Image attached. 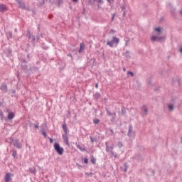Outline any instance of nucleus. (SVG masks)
I'll use <instances>...</instances> for the list:
<instances>
[{
    "instance_id": "obj_12",
    "label": "nucleus",
    "mask_w": 182,
    "mask_h": 182,
    "mask_svg": "<svg viewBox=\"0 0 182 182\" xmlns=\"http://www.w3.org/2000/svg\"><path fill=\"white\" fill-rule=\"evenodd\" d=\"M14 147H16V149H22V144L19 143V139H16L14 142Z\"/></svg>"
},
{
    "instance_id": "obj_13",
    "label": "nucleus",
    "mask_w": 182,
    "mask_h": 182,
    "mask_svg": "<svg viewBox=\"0 0 182 182\" xmlns=\"http://www.w3.org/2000/svg\"><path fill=\"white\" fill-rule=\"evenodd\" d=\"M4 53L6 55L7 58H11L12 56V48H8Z\"/></svg>"
},
{
    "instance_id": "obj_2",
    "label": "nucleus",
    "mask_w": 182,
    "mask_h": 182,
    "mask_svg": "<svg viewBox=\"0 0 182 182\" xmlns=\"http://www.w3.org/2000/svg\"><path fill=\"white\" fill-rule=\"evenodd\" d=\"M54 150L59 156H62V154H63V151H65V149H63V147L60 146L59 142H55Z\"/></svg>"
},
{
    "instance_id": "obj_15",
    "label": "nucleus",
    "mask_w": 182,
    "mask_h": 182,
    "mask_svg": "<svg viewBox=\"0 0 182 182\" xmlns=\"http://www.w3.org/2000/svg\"><path fill=\"white\" fill-rule=\"evenodd\" d=\"M0 90H1L2 92L6 93L8 92V85L6 84H3L0 87Z\"/></svg>"
},
{
    "instance_id": "obj_47",
    "label": "nucleus",
    "mask_w": 182,
    "mask_h": 182,
    "mask_svg": "<svg viewBox=\"0 0 182 182\" xmlns=\"http://www.w3.org/2000/svg\"><path fill=\"white\" fill-rule=\"evenodd\" d=\"M34 129H39V122H37L36 124H34Z\"/></svg>"
},
{
    "instance_id": "obj_41",
    "label": "nucleus",
    "mask_w": 182,
    "mask_h": 182,
    "mask_svg": "<svg viewBox=\"0 0 182 182\" xmlns=\"http://www.w3.org/2000/svg\"><path fill=\"white\" fill-rule=\"evenodd\" d=\"M115 17H116V13L112 14V18H111V22H113V21H114Z\"/></svg>"
},
{
    "instance_id": "obj_7",
    "label": "nucleus",
    "mask_w": 182,
    "mask_h": 182,
    "mask_svg": "<svg viewBox=\"0 0 182 182\" xmlns=\"http://www.w3.org/2000/svg\"><path fill=\"white\" fill-rule=\"evenodd\" d=\"M18 5V8H21L23 10L26 9V6L25 5V2L22 1V0H16Z\"/></svg>"
},
{
    "instance_id": "obj_23",
    "label": "nucleus",
    "mask_w": 182,
    "mask_h": 182,
    "mask_svg": "<svg viewBox=\"0 0 182 182\" xmlns=\"http://www.w3.org/2000/svg\"><path fill=\"white\" fill-rule=\"evenodd\" d=\"M28 171L31 174H36V167L33 166V168H29Z\"/></svg>"
},
{
    "instance_id": "obj_45",
    "label": "nucleus",
    "mask_w": 182,
    "mask_h": 182,
    "mask_svg": "<svg viewBox=\"0 0 182 182\" xmlns=\"http://www.w3.org/2000/svg\"><path fill=\"white\" fill-rule=\"evenodd\" d=\"M58 6H60L63 4V0H57Z\"/></svg>"
},
{
    "instance_id": "obj_10",
    "label": "nucleus",
    "mask_w": 182,
    "mask_h": 182,
    "mask_svg": "<svg viewBox=\"0 0 182 182\" xmlns=\"http://www.w3.org/2000/svg\"><path fill=\"white\" fill-rule=\"evenodd\" d=\"M93 99L95 102H99V99L102 97V94L99 92H96L95 94H93Z\"/></svg>"
},
{
    "instance_id": "obj_40",
    "label": "nucleus",
    "mask_w": 182,
    "mask_h": 182,
    "mask_svg": "<svg viewBox=\"0 0 182 182\" xmlns=\"http://www.w3.org/2000/svg\"><path fill=\"white\" fill-rule=\"evenodd\" d=\"M106 112H107V116H111L112 115V112H110L109 111V108H105Z\"/></svg>"
},
{
    "instance_id": "obj_11",
    "label": "nucleus",
    "mask_w": 182,
    "mask_h": 182,
    "mask_svg": "<svg viewBox=\"0 0 182 182\" xmlns=\"http://www.w3.org/2000/svg\"><path fill=\"white\" fill-rule=\"evenodd\" d=\"M139 155H138V160H141V161H143L144 160V158L141 156V155L144 154V148L143 146H140L139 148Z\"/></svg>"
},
{
    "instance_id": "obj_42",
    "label": "nucleus",
    "mask_w": 182,
    "mask_h": 182,
    "mask_svg": "<svg viewBox=\"0 0 182 182\" xmlns=\"http://www.w3.org/2000/svg\"><path fill=\"white\" fill-rule=\"evenodd\" d=\"M41 134L43 135L44 137H48V134H46V131H41Z\"/></svg>"
},
{
    "instance_id": "obj_50",
    "label": "nucleus",
    "mask_w": 182,
    "mask_h": 182,
    "mask_svg": "<svg viewBox=\"0 0 182 182\" xmlns=\"http://www.w3.org/2000/svg\"><path fill=\"white\" fill-rule=\"evenodd\" d=\"M76 166L78 167L79 170H81L83 168V166L82 165H80L77 163L76 164Z\"/></svg>"
},
{
    "instance_id": "obj_32",
    "label": "nucleus",
    "mask_w": 182,
    "mask_h": 182,
    "mask_svg": "<svg viewBox=\"0 0 182 182\" xmlns=\"http://www.w3.org/2000/svg\"><path fill=\"white\" fill-rule=\"evenodd\" d=\"M114 43H113V41L111 40V41H108L107 42V45L108 46H109L110 48H113V45H114Z\"/></svg>"
},
{
    "instance_id": "obj_54",
    "label": "nucleus",
    "mask_w": 182,
    "mask_h": 182,
    "mask_svg": "<svg viewBox=\"0 0 182 182\" xmlns=\"http://www.w3.org/2000/svg\"><path fill=\"white\" fill-rule=\"evenodd\" d=\"M39 39H41V37L39 36V35H37V36H36V42H38V41H39Z\"/></svg>"
},
{
    "instance_id": "obj_59",
    "label": "nucleus",
    "mask_w": 182,
    "mask_h": 182,
    "mask_svg": "<svg viewBox=\"0 0 182 182\" xmlns=\"http://www.w3.org/2000/svg\"><path fill=\"white\" fill-rule=\"evenodd\" d=\"M17 79L21 80V76L19 75V73H17Z\"/></svg>"
},
{
    "instance_id": "obj_25",
    "label": "nucleus",
    "mask_w": 182,
    "mask_h": 182,
    "mask_svg": "<svg viewBox=\"0 0 182 182\" xmlns=\"http://www.w3.org/2000/svg\"><path fill=\"white\" fill-rule=\"evenodd\" d=\"M168 109L169 112H173V110H174V109H176V107H174L173 104H169V105H168Z\"/></svg>"
},
{
    "instance_id": "obj_1",
    "label": "nucleus",
    "mask_w": 182,
    "mask_h": 182,
    "mask_svg": "<svg viewBox=\"0 0 182 182\" xmlns=\"http://www.w3.org/2000/svg\"><path fill=\"white\" fill-rule=\"evenodd\" d=\"M62 129L65 134H63V140L64 143L68 147L70 146V144L69 143V136H68V133H69V129H68V125L66 124V121L64 120L63 124L62 125Z\"/></svg>"
},
{
    "instance_id": "obj_53",
    "label": "nucleus",
    "mask_w": 182,
    "mask_h": 182,
    "mask_svg": "<svg viewBox=\"0 0 182 182\" xmlns=\"http://www.w3.org/2000/svg\"><path fill=\"white\" fill-rule=\"evenodd\" d=\"M84 163H85V164H87V163H89V159H87V158H85Z\"/></svg>"
},
{
    "instance_id": "obj_55",
    "label": "nucleus",
    "mask_w": 182,
    "mask_h": 182,
    "mask_svg": "<svg viewBox=\"0 0 182 182\" xmlns=\"http://www.w3.org/2000/svg\"><path fill=\"white\" fill-rule=\"evenodd\" d=\"M10 141H11V143H13V144H14V141H15V139H14V137H10Z\"/></svg>"
},
{
    "instance_id": "obj_64",
    "label": "nucleus",
    "mask_w": 182,
    "mask_h": 182,
    "mask_svg": "<svg viewBox=\"0 0 182 182\" xmlns=\"http://www.w3.org/2000/svg\"><path fill=\"white\" fill-rule=\"evenodd\" d=\"M148 85H151V80H148Z\"/></svg>"
},
{
    "instance_id": "obj_51",
    "label": "nucleus",
    "mask_w": 182,
    "mask_h": 182,
    "mask_svg": "<svg viewBox=\"0 0 182 182\" xmlns=\"http://www.w3.org/2000/svg\"><path fill=\"white\" fill-rule=\"evenodd\" d=\"M176 82H178V86H181V85L182 84V80H181V79L177 80Z\"/></svg>"
},
{
    "instance_id": "obj_58",
    "label": "nucleus",
    "mask_w": 182,
    "mask_h": 182,
    "mask_svg": "<svg viewBox=\"0 0 182 182\" xmlns=\"http://www.w3.org/2000/svg\"><path fill=\"white\" fill-rule=\"evenodd\" d=\"M121 133H122V134H126V130L121 129Z\"/></svg>"
},
{
    "instance_id": "obj_14",
    "label": "nucleus",
    "mask_w": 182,
    "mask_h": 182,
    "mask_svg": "<svg viewBox=\"0 0 182 182\" xmlns=\"http://www.w3.org/2000/svg\"><path fill=\"white\" fill-rule=\"evenodd\" d=\"M121 170L122 171H124V173L127 172V168H129V164L127 162H124L122 166L120 167Z\"/></svg>"
},
{
    "instance_id": "obj_44",
    "label": "nucleus",
    "mask_w": 182,
    "mask_h": 182,
    "mask_svg": "<svg viewBox=\"0 0 182 182\" xmlns=\"http://www.w3.org/2000/svg\"><path fill=\"white\" fill-rule=\"evenodd\" d=\"M21 62L22 63L21 65H26L28 63V61L25 59H21Z\"/></svg>"
},
{
    "instance_id": "obj_62",
    "label": "nucleus",
    "mask_w": 182,
    "mask_h": 182,
    "mask_svg": "<svg viewBox=\"0 0 182 182\" xmlns=\"http://www.w3.org/2000/svg\"><path fill=\"white\" fill-rule=\"evenodd\" d=\"M75 4H79V0H72Z\"/></svg>"
},
{
    "instance_id": "obj_30",
    "label": "nucleus",
    "mask_w": 182,
    "mask_h": 182,
    "mask_svg": "<svg viewBox=\"0 0 182 182\" xmlns=\"http://www.w3.org/2000/svg\"><path fill=\"white\" fill-rule=\"evenodd\" d=\"M77 148L80 150V151H86V148H82V146H80V145L79 144H76Z\"/></svg>"
},
{
    "instance_id": "obj_36",
    "label": "nucleus",
    "mask_w": 182,
    "mask_h": 182,
    "mask_svg": "<svg viewBox=\"0 0 182 182\" xmlns=\"http://www.w3.org/2000/svg\"><path fill=\"white\" fill-rule=\"evenodd\" d=\"M93 123L94 124H99V123H100V120H99V119H93Z\"/></svg>"
},
{
    "instance_id": "obj_22",
    "label": "nucleus",
    "mask_w": 182,
    "mask_h": 182,
    "mask_svg": "<svg viewBox=\"0 0 182 182\" xmlns=\"http://www.w3.org/2000/svg\"><path fill=\"white\" fill-rule=\"evenodd\" d=\"M121 9H122V12H123L122 16L123 17L126 16V5L122 4L121 6Z\"/></svg>"
},
{
    "instance_id": "obj_21",
    "label": "nucleus",
    "mask_w": 182,
    "mask_h": 182,
    "mask_svg": "<svg viewBox=\"0 0 182 182\" xmlns=\"http://www.w3.org/2000/svg\"><path fill=\"white\" fill-rule=\"evenodd\" d=\"M83 50H85V43H80V49H79L78 52H79V53H82V52H83Z\"/></svg>"
},
{
    "instance_id": "obj_35",
    "label": "nucleus",
    "mask_w": 182,
    "mask_h": 182,
    "mask_svg": "<svg viewBox=\"0 0 182 182\" xmlns=\"http://www.w3.org/2000/svg\"><path fill=\"white\" fill-rule=\"evenodd\" d=\"M45 5V0H39L38 6H43Z\"/></svg>"
},
{
    "instance_id": "obj_38",
    "label": "nucleus",
    "mask_w": 182,
    "mask_h": 182,
    "mask_svg": "<svg viewBox=\"0 0 182 182\" xmlns=\"http://www.w3.org/2000/svg\"><path fill=\"white\" fill-rule=\"evenodd\" d=\"M117 146H118L119 149H122V147H123V142H122V141H118V143H117Z\"/></svg>"
},
{
    "instance_id": "obj_29",
    "label": "nucleus",
    "mask_w": 182,
    "mask_h": 182,
    "mask_svg": "<svg viewBox=\"0 0 182 182\" xmlns=\"http://www.w3.org/2000/svg\"><path fill=\"white\" fill-rule=\"evenodd\" d=\"M7 39H12V33L11 31H9L6 33Z\"/></svg>"
},
{
    "instance_id": "obj_18",
    "label": "nucleus",
    "mask_w": 182,
    "mask_h": 182,
    "mask_svg": "<svg viewBox=\"0 0 182 182\" xmlns=\"http://www.w3.org/2000/svg\"><path fill=\"white\" fill-rule=\"evenodd\" d=\"M15 117V113L14 112H9L7 115L8 120H12Z\"/></svg>"
},
{
    "instance_id": "obj_26",
    "label": "nucleus",
    "mask_w": 182,
    "mask_h": 182,
    "mask_svg": "<svg viewBox=\"0 0 182 182\" xmlns=\"http://www.w3.org/2000/svg\"><path fill=\"white\" fill-rule=\"evenodd\" d=\"M123 55L127 59H130V52L129 50H126L125 53H123Z\"/></svg>"
},
{
    "instance_id": "obj_56",
    "label": "nucleus",
    "mask_w": 182,
    "mask_h": 182,
    "mask_svg": "<svg viewBox=\"0 0 182 182\" xmlns=\"http://www.w3.org/2000/svg\"><path fill=\"white\" fill-rule=\"evenodd\" d=\"M6 113H12V112H11V109H9V108H7L6 109Z\"/></svg>"
},
{
    "instance_id": "obj_60",
    "label": "nucleus",
    "mask_w": 182,
    "mask_h": 182,
    "mask_svg": "<svg viewBox=\"0 0 182 182\" xmlns=\"http://www.w3.org/2000/svg\"><path fill=\"white\" fill-rule=\"evenodd\" d=\"M31 12H33V15H36V11L31 9Z\"/></svg>"
},
{
    "instance_id": "obj_8",
    "label": "nucleus",
    "mask_w": 182,
    "mask_h": 182,
    "mask_svg": "<svg viewBox=\"0 0 182 182\" xmlns=\"http://www.w3.org/2000/svg\"><path fill=\"white\" fill-rule=\"evenodd\" d=\"M134 135V132H133V126H132V124H129L127 136L128 137H133Z\"/></svg>"
},
{
    "instance_id": "obj_4",
    "label": "nucleus",
    "mask_w": 182,
    "mask_h": 182,
    "mask_svg": "<svg viewBox=\"0 0 182 182\" xmlns=\"http://www.w3.org/2000/svg\"><path fill=\"white\" fill-rule=\"evenodd\" d=\"M26 36L29 41H31L32 45H35V42L36 41V36L31 33V29H27Z\"/></svg>"
},
{
    "instance_id": "obj_5",
    "label": "nucleus",
    "mask_w": 182,
    "mask_h": 182,
    "mask_svg": "<svg viewBox=\"0 0 182 182\" xmlns=\"http://www.w3.org/2000/svg\"><path fill=\"white\" fill-rule=\"evenodd\" d=\"M21 69L26 74L27 77L31 76V69L28 68V65L26 64H21Z\"/></svg>"
},
{
    "instance_id": "obj_3",
    "label": "nucleus",
    "mask_w": 182,
    "mask_h": 182,
    "mask_svg": "<svg viewBox=\"0 0 182 182\" xmlns=\"http://www.w3.org/2000/svg\"><path fill=\"white\" fill-rule=\"evenodd\" d=\"M166 41V36H153L151 37V42H159V43H163V42H165Z\"/></svg>"
},
{
    "instance_id": "obj_49",
    "label": "nucleus",
    "mask_w": 182,
    "mask_h": 182,
    "mask_svg": "<svg viewBox=\"0 0 182 182\" xmlns=\"http://www.w3.org/2000/svg\"><path fill=\"white\" fill-rule=\"evenodd\" d=\"M171 14H172V15H174V14H176V9H171Z\"/></svg>"
},
{
    "instance_id": "obj_57",
    "label": "nucleus",
    "mask_w": 182,
    "mask_h": 182,
    "mask_svg": "<svg viewBox=\"0 0 182 182\" xmlns=\"http://www.w3.org/2000/svg\"><path fill=\"white\" fill-rule=\"evenodd\" d=\"M48 139H49L50 144L53 143V139H52V138H50L49 136L48 137Z\"/></svg>"
},
{
    "instance_id": "obj_27",
    "label": "nucleus",
    "mask_w": 182,
    "mask_h": 182,
    "mask_svg": "<svg viewBox=\"0 0 182 182\" xmlns=\"http://www.w3.org/2000/svg\"><path fill=\"white\" fill-rule=\"evenodd\" d=\"M155 32H157L158 33H161L163 32V28L161 27H156L154 29Z\"/></svg>"
},
{
    "instance_id": "obj_39",
    "label": "nucleus",
    "mask_w": 182,
    "mask_h": 182,
    "mask_svg": "<svg viewBox=\"0 0 182 182\" xmlns=\"http://www.w3.org/2000/svg\"><path fill=\"white\" fill-rule=\"evenodd\" d=\"M0 117H1V120H4V112H2V110L0 111Z\"/></svg>"
},
{
    "instance_id": "obj_6",
    "label": "nucleus",
    "mask_w": 182,
    "mask_h": 182,
    "mask_svg": "<svg viewBox=\"0 0 182 182\" xmlns=\"http://www.w3.org/2000/svg\"><path fill=\"white\" fill-rule=\"evenodd\" d=\"M12 177H14V174L8 172L4 176V181L5 182H11L12 181Z\"/></svg>"
},
{
    "instance_id": "obj_24",
    "label": "nucleus",
    "mask_w": 182,
    "mask_h": 182,
    "mask_svg": "<svg viewBox=\"0 0 182 182\" xmlns=\"http://www.w3.org/2000/svg\"><path fill=\"white\" fill-rule=\"evenodd\" d=\"M112 41V43H116L117 45L119 43V42H120V39H119L116 36H113Z\"/></svg>"
},
{
    "instance_id": "obj_52",
    "label": "nucleus",
    "mask_w": 182,
    "mask_h": 182,
    "mask_svg": "<svg viewBox=\"0 0 182 182\" xmlns=\"http://www.w3.org/2000/svg\"><path fill=\"white\" fill-rule=\"evenodd\" d=\"M90 139L91 140V143H92V144L95 143V138L93 136H90Z\"/></svg>"
},
{
    "instance_id": "obj_31",
    "label": "nucleus",
    "mask_w": 182,
    "mask_h": 182,
    "mask_svg": "<svg viewBox=\"0 0 182 182\" xmlns=\"http://www.w3.org/2000/svg\"><path fill=\"white\" fill-rule=\"evenodd\" d=\"M30 70H33V72L35 73L39 72V68L33 66L30 69Z\"/></svg>"
},
{
    "instance_id": "obj_19",
    "label": "nucleus",
    "mask_w": 182,
    "mask_h": 182,
    "mask_svg": "<svg viewBox=\"0 0 182 182\" xmlns=\"http://www.w3.org/2000/svg\"><path fill=\"white\" fill-rule=\"evenodd\" d=\"M11 156L14 157V159L15 160H17V159H18V151H16V150H15V149H13L11 151Z\"/></svg>"
},
{
    "instance_id": "obj_16",
    "label": "nucleus",
    "mask_w": 182,
    "mask_h": 182,
    "mask_svg": "<svg viewBox=\"0 0 182 182\" xmlns=\"http://www.w3.org/2000/svg\"><path fill=\"white\" fill-rule=\"evenodd\" d=\"M141 113H143V114H144L146 116V114H147V113H149V109H147V107H146L145 105H143L141 107Z\"/></svg>"
},
{
    "instance_id": "obj_17",
    "label": "nucleus",
    "mask_w": 182,
    "mask_h": 182,
    "mask_svg": "<svg viewBox=\"0 0 182 182\" xmlns=\"http://www.w3.org/2000/svg\"><path fill=\"white\" fill-rule=\"evenodd\" d=\"M8 7L5 4H0V12H6Z\"/></svg>"
},
{
    "instance_id": "obj_63",
    "label": "nucleus",
    "mask_w": 182,
    "mask_h": 182,
    "mask_svg": "<svg viewBox=\"0 0 182 182\" xmlns=\"http://www.w3.org/2000/svg\"><path fill=\"white\" fill-rule=\"evenodd\" d=\"M85 12H86V9L83 8V11L82 12V15H85Z\"/></svg>"
},
{
    "instance_id": "obj_20",
    "label": "nucleus",
    "mask_w": 182,
    "mask_h": 182,
    "mask_svg": "<svg viewBox=\"0 0 182 182\" xmlns=\"http://www.w3.org/2000/svg\"><path fill=\"white\" fill-rule=\"evenodd\" d=\"M41 132L48 130V124H46V122H44L41 124Z\"/></svg>"
},
{
    "instance_id": "obj_34",
    "label": "nucleus",
    "mask_w": 182,
    "mask_h": 182,
    "mask_svg": "<svg viewBox=\"0 0 182 182\" xmlns=\"http://www.w3.org/2000/svg\"><path fill=\"white\" fill-rule=\"evenodd\" d=\"M90 161L92 164H96V159H95V156H93V155L91 156Z\"/></svg>"
},
{
    "instance_id": "obj_33",
    "label": "nucleus",
    "mask_w": 182,
    "mask_h": 182,
    "mask_svg": "<svg viewBox=\"0 0 182 182\" xmlns=\"http://www.w3.org/2000/svg\"><path fill=\"white\" fill-rule=\"evenodd\" d=\"M121 112H122V116H126V107H122V109H121Z\"/></svg>"
},
{
    "instance_id": "obj_48",
    "label": "nucleus",
    "mask_w": 182,
    "mask_h": 182,
    "mask_svg": "<svg viewBox=\"0 0 182 182\" xmlns=\"http://www.w3.org/2000/svg\"><path fill=\"white\" fill-rule=\"evenodd\" d=\"M111 154L114 156V157H117V154L116 152H113V151H110Z\"/></svg>"
},
{
    "instance_id": "obj_43",
    "label": "nucleus",
    "mask_w": 182,
    "mask_h": 182,
    "mask_svg": "<svg viewBox=\"0 0 182 182\" xmlns=\"http://www.w3.org/2000/svg\"><path fill=\"white\" fill-rule=\"evenodd\" d=\"M108 130H109V132H110L111 136H114V132L113 131V129L109 128Z\"/></svg>"
},
{
    "instance_id": "obj_9",
    "label": "nucleus",
    "mask_w": 182,
    "mask_h": 182,
    "mask_svg": "<svg viewBox=\"0 0 182 182\" xmlns=\"http://www.w3.org/2000/svg\"><path fill=\"white\" fill-rule=\"evenodd\" d=\"M97 1L98 4H103V0H87V5L90 6H94L95 2Z\"/></svg>"
},
{
    "instance_id": "obj_37",
    "label": "nucleus",
    "mask_w": 182,
    "mask_h": 182,
    "mask_svg": "<svg viewBox=\"0 0 182 182\" xmlns=\"http://www.w3.org/2000/svg\"><path fill=\"white\" fill-rule=\"evenodd\" d=\"M105 146H106V151H110V147H109L108 142H105Z\"/></svg>"
},
{
    "instance_id": "obj_61",
    "label": "nucleus",
    "mask_w": 182,
    "mask_h": 182,
    "mask_svg": "<svg viewBox=\"0 0 182 182\" xmlns=\"http://www.w3.org/2000/svg\"><path fill=\"white\" fill-rule=\"evenodd\" d=\"M42 48H43V49H45L46 50H48V49H49V47H48V46H43Z\"/></svg>"
},
{
    "instance_id": "obj_46",
    "label": "nucleus",
    "mask_w": 182,
    "mask_h": 182,
    "mask_svg": "<svg viewBox=\"0 0 182 182\" xmlns=\"http://www.w3.org/2000/svg\"><path fill=\"white\" fill-rule=\"evenodd\" d=\"M127 75H129L131 77L134 76V73L132 71H128Z\"/></svg>"
},
{
    "instance_id": "obj_28",
    "label": "nucleus",
    "mask_w": 182,
    "mask_h": 182,
    "mask_svg": "<svg viewBox=\"0 0 182 182\" xmlns=\"http://www.w3.org/2000/svg\"><path fill=\"white\" fill-rule=\"evenodd\" d=\"M109 116L112 117L111 122H114V120H116V112H114Z\"/></svg>"
}]
</instances>
